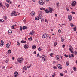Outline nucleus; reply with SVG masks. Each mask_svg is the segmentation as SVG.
Instances as JSON below:
<instances>
[{
    "mask_svg": "<svg viewBox=\"0 0 77 77\" xmlns=\"http://www.w3.org/2000/svg\"><path fill=\"white\" fill-rule=\"evenodd\" d=\"M18 62L19 63H22L23 61V58L22 57L19 58L17 59Z\"/></svg>",
    "mask_w": 77,
    "mask_h": 77,
    "instance_id": "obj_1",
    "label": "nucleus"
},
{
    "mask_svg": "<svg viewBox=\"0 0 77 77\" xmlns=\"http://www.w3.org/2000/svg\"><path fill=\"white\" fill-rule=\"evenodd\" d=\"M76 4H77V2L76 1H74L72 2V3H71V5L72 6H75Z\"/></svg>",
    "mask_w": 77,
    "mask_h": 77,
    "instance_id": "obj_2",
    "label": "nucleus"
},
{
    "mask_svg": "<svg viewBox=\"0 0 77 77\" xmlns=\"http://www.w3.org/2000/svg\"><path fill=\"white\" fill-rule=\"evenodd\" d=\"M13 15H14V16H17V14H16V12H15V11H13L11 14V16H13Z\"/></svg>",
    "mask_w": 77,
    "mask_h": 77,
    "instance_id": "obj_3",
    "label": "nucleus"
},
{
    "mask_svg": "<svg viewBox=\"0 0 77 77\" xmlns=\"http://www.w3.org/2000/svg\"><path fill=\"white\" fill-rule=\"evenodd\" d=\"M47 59V56L42 55V59L44 61H46Z\"/></svg>",
    "mask_w": 77,
    "mask_h": 77,
    "instance_id": "obj_4",
    "label": "nucleus"
},
{
    "mask_svg": "<svg viewBox=\"0 0 77 77\" xmlns=\"http://www.w3.org/2000/svg\"><path fill=\"white\" fill-rule=\"evenodd\" d=\"M38 3L39 5H44V2L42 1V0H39Z\"/></svg>",
    "mask_w": 77,
    "mask_h": 77,
    "instance_id": "obj_5",
    "label": "nucleus"
},
{
    "mask_svg": "<svg viewBox=\"0 0 77 77\" xmlns=\"http://www.w3.org/2000/svg\"><path fill=\"white\" fill-rule=\"evenodd\" d=\"M14 77H18V72H14Z\"/></svg>",
    "mask_w": 77,
    "mask_h": 77,
    "instance_id": "obj_6",
    "label": "nucleus"
},
{
    "mask_svg": "<svg viewBox=\"0 0 77 77\" xmlns=\"http://www.w3.org/2000/svg\"><path fill=\"white\" fill-rule=\"evenodd\" d=\"M30 16H33V17H34L35 15V13L34 11H32L30 13Z\"/></svg>",
    "mask_w": 77,
    "mask_h": 77,
    "instance_id": "obj_7",
    "label": "nucleus"
},
{
    "mask_svg": "<svg viewBox=\"0 0 77 77\" xmlns=\"http://www.w3.org/2000/svg\"><path fill=\"white\" fill-rule=\"evenodd\" d=\"M24 47L26 50H27L29 47V45L27 44H25L24 45Z\"/></svg>",
    "mask_w": 77,
    "mask_h": 77,
    "instance_id": "obj_8",
    "label": "nucleus"
},
{
    "mask_svg": "<svg viewBox=\"0 0 77 77\" xmlns=\"http://www.w3.org/2000/svg\"><path fill=\"white\" fill-rule=\"evenodd\" d=\"M57 67L59 68V69H62V65H61L60 64H58Z\"/></svg>",
    "mask_w": 77,
    "mask_h": 77,
    "instance_id": "obj_9",
    "label": "nucleus"
},
{
    "mask_svg": "<svg viewBox=\"0 0 77 77\" xmlns=\"http://www.w3.org/2000/svg\"><path fill=\"white\" fill-rule=\"evenodd\" d=\"M48 9L49 10V12L50 13H52V12L53 11V8L51 7H49L48 8Z\"/></svg>",
    "mask_w": 77,
    "mask_h": 77,
    "instance_id": "obj_10",
    "label": "nucleus"
},
{
    "mask_svg": "<svg viewBox=\"0 0 77 77\" xmlns=\"http://www.w3.org/2000/svg\"><path fill=\"white\" fill-rule=\"evenodd\" d=\"M4 45V42L3 41V40H1V42L0 43V46L2 47Z\"/></svg>",
    "mask_w": 77,
    "mask_h": 77,
    "instance_id": "obj_11",
    "label": "nucleus"
},
{
    "mask_svg": "<svg viewBox=\"0 0 77 77\" xmlns=\"http://www.w3.org/2000/svg\"><path fill=\"white\" fill-rule=\"evenodd\" d=\"M69 50L72 53H74V52L72 51V50H73V48L72 47L71 48H69Z\"/></svg>",
    "mask_w": 77,
    "mask_h": 77,
    "instance_id": "obj_12",
    "label": "nucleus"
},
{
    "mask_svg": "<svg viewBox=\"0 0 77 77\" xmlns=\"http://www.w3.org/2000/svg\"><path fill=\"white\" fill-rule=\"evenodd\" d=\"M68 18L69 20V21H71V20H72V17H71V16L69 15L68 16Z\"/></svg>",
    "mask_w": 77,
    "mask_h": 77,
    "instance_id": "obj_13",
    "label": "nucleus"
},
{
    "mask_svg": "<svg viewBox=\"0 0 77 77\" xmlns=\"http://www.w3.org/2000/svg\"><path fill=\"white\" fill-rule=\"evenodd\" d=\"M38 17L39 19H41L42 18V14H38Z\"/></svg>",
    "mask_w": 77,
    "mask_h": 77,
    "instance_id": "obj_14",
    "label": "nucleus"
},
{
    "mask_svg": "<svg viewBox=\"0 0 77 77\" xmlns=\"http://www.w3.org/2000/svg\"><path fill=\"white\" fill-rule=\"evenodd\" d=\"M32 48L33 50H35V49H36V46L35 45H33L32 47Z\"/></svg>",
    "mask_w": 77,
    "mask_h": 77,
    "instance_id": "obj_15",
    "label": "nucleus"
},
{
    "mask_svg": "<svg viewBox=\"0 0 77 77\" xmlns=\"http://www.w3.org/2000/svg\"><path fill=\"white\" fill-rule=\"evenodd\" d=\"M35 32L33 31H32L29 33V35H33L34 34Z\"/></svg>",
    "mask_w": 77,
    "mask_h": 77,
    "instance_id": "obj_16",
    "label": "nucleus"
},
{
    "mask_svg": "<svg viewBox=\"0 0 77 77\" xmlns=\"http://www.w3.org/2000/svg\"><path fill=\"white\" fill-rule=\"evenodd\" d=\"M45 13H46L47 14H48L49 13V10H48L47 9L45 10Z\"/></svg>",
    "mask_w": 77,
    "mask_h": 77,
    "instance_id": "obj_17",
    "label": "nucleus"
},
{
    "mask_svg": "<svg viewBox=\"0 0 77 77\" xmlns=\"http://www.w3.org/2000/svg\"><path fill=\"white\" fill-rule=\"evenodd\" d=\"M8 33L9 35H11L12 33V31L11 30H9L8 31Z\"/></svg>",
    "mask_w": 77,
    "mask_h": 77,
    "instance_id": "obj_18",
    "label": "nucleus"
},
{
    "mask_svg": "<svg viewBox=\"0 0 77 77\" xmlns=\"http://www.w3.org/2000/svg\"><path fill=\"white\" fill-rule=\"evenodd\" d=\"M45 34H44L42 35V37L43 38H45L46 37Z\"/></svg>",
    "mask_w": 77,
    "mask_h": 77,
    "instance_id": "obj_19",
    "label": "nucleus"
},
{
    "mask_svg": "<svg viewBox=\"0 0 77 77\" xmlns=\"http://www.w3.org/2000/svg\"><path fill=\"white\" fill-rule=\"evenodd\" d=\"M35 20L37 21H38V20H39V18L38 17H35Z\"/></svg>",
    "mask_w": 77,
    "mask_h": 77,
    "instance_id": "obj_20",
    "label": "nucleus"
},
{
    "mask_svg": "<svg viewBox=\"0 0 77 77\" xmlns=\"http://www.w3.org/2000/svg\"><path fill=\"white\" fill-rule=\"evenodd\" d=\"M9 46H10V45L9 44L7 43L6 44V47L7 48H9Z\"/></svg>",
    "mask_w": 77,
    "mask_h": 77,
    "instance_id": "obj_21",
    "label": "nucleus"
},
{
    "mask_svg": "<svg viewBox=\"0 0 77 77\" xmlns=\"http://www.w3.org/2000/svg\"><path fill=\"white\" fill-rule=\"evenodd\" d=\"M6 2H7V3H10V4L12 3V2L11 1H10V0H7Z\"/></svg>",
    "mask_w": 77,
    "mask_h": 77,
    "instance_id": "obj_22",
    "label": "nucleus"
},
{
    "mask_svg": "<svg viewBox=\"0 0 77 77\" xmlns=\"http://www.w3.org/2000/svg\"><path fill=\"white\" fill-rule=\"evenodd\" d=\"M38 15H42V11H40L38 12Z\"/></svg>",
    "mask_w": 77,
    "mask_h": 77,
    "instance_id": "obj_23",
    "label": "nucleus"
},
{
    "mask_svg": "<svg viewBox=\"0 0 77 77\" xmlns=\"http://www.w3.org/2000/svg\"><path fill=\"white\" fill-rule=\"evenodd\" d=\"M27 29V26H23V30H25V29Z\"/></svg>",
    "mask_w": 77,
    "mask_h": 77,
    "instance_id": "obj_24",
    "label": "nucleus"
},
{
    "mask_svg": "<svg viewBox=\"0 0 77 77\" xmlns=\"http://www.w3.org/2000/svg\"><path fill=\"white\" fill-rule=\"evenodd\" d=\"M17 26V25L16 24H15L14 25H12V26H11V27H12V29H14V27H15V26Z\"/></svg>",
    "mask_w": 77,
    "mask_h": 77,
    "instance_id": "obj_25",
    "label": "nucleus"
},
{
    "mask_svg": "<svg viewBox=\"0 0 77 77\" xmlns=\"http://www.w3.org/2000/svg\"><path fill=\"white\" fill-rule=\"evenodd\" d=\"M57 45V42H55L54 44V47H56V46Z\"/></svg>",
    "mask_w": 77,
    "mask_h": 77,
    "instance_id": "obj_26",
    "label": "nucleus"
},
{
    "mask_svg": "<svg viewBox=\"0 0 77 77\" xmlns=\"http://www.w3.org/2000/svg\"><path fill=\"white\" fill-rule=\"evenodd\" d=\"M74 29V30L75 31H76V30H77V27H76V26H75V27L74 28H73Z\"/></svg>",
    "mask_w": 77,
    "mask_h": 77,
    "instance_id": "obj_27",
    "label": "nucleus"
},
{
    "mask_svg": "<svg viewBox=\"0 0 77 77\" xmlns=\"http://www.w3.org/2000/svg\"><path fill=\"white\" fill-rule=\"evenodd\" d=\"M4 22V20L3 19H0V23H3Z\"/></svg>",
    "mask_w": 77,
    "mask_h": 77,
    "instance_id": "obj_28",
    "label": "nucleus"
},
{
    "mask_svg": "<svg viewBox=\"0 0 77 77\" xmlns=\"http://www.w3.org/2000/svg\"><path fill=\"white\" fill-rule=\"evenodd\" d=\"M33 38L32 37H30V38H29L28 40L29 41H32Z\"/></svg>",
    "mask_w": 77,
    "mask_h": 77,
    "instance_id": "obj_29",
    "label": "nucleus"
},
{
    "mask_svg": "<svg viewBox=\"0 0 77 77\" xmlns=\"http://www.w3.org/2000/svg\"><path fill=\"white\" fill-rule=\"evenodd\" d=\"M56 57L57 58V60H59V55H57L56 56Z\"/></svg>",
    "mask_w": 77,
    "mask_h": 77,
    "instance_id": "obj_30",
    "label": "nucleus"
},
{
    "mask_svg": "<svg viewBox=\"0 0 77 77\" xmlns=\"http://www.w3.org/2000/svg\"><path fill=\"white\" fill-rule=\"evenodd\" d=\"M8 53H9V54H11V50H9L8 51Z\"/></svg>",
    "mask_w": 77,
    "mask_h": 77,
    "instance_id": "obj_31",
    "label": "nucleus"
},
{
    "mask_svg": "<svg viewBox=\"0 0 77 77\" xmlns=\"http://www.w3.org/2000/svg\"><path fill=\"white\" fill-rule=\"evenodd\" d=\"M4 19L5 20H6L7 19V17L6 16H5L3 17Z\"/></svg>",
    "mask_w": 77,
    "mask_h": 77,
    "instance_id": "obj_32",
    "label": "nucleus"
},
{
    "mask_svg": "<svg viewBox=\"0 0 77 77\" xmlns=\"http://www.w3.org/2000/svg\"><path fill=\"white\" fill-rule=\"evenodd\" d=\"M70 26L71 27H74V25L72 23H70Z\"/></svg>",
    "mask_w": 77,
    "mask_h": 77,
    "instance_id": "obj_33",
    "label": "nucleus"
},
{
    "mask_svg": "<svg viewBox=\"0 0 77 77\" xmlns=\"http://www.w3.org/2000/svg\"><path fill=\"white\" fill-rule=\"evenodd\" d=\"M53 68L54 69H57V67L56 66H53Z\"/></svg>",
    "mask_w": 77,
    "mask_h": 77,
    "instance_id": "obj_34",
    "label": "nucleus"
},
{
    "mask_svg": "<svg viewBox=\"0 0 77 77\" xmlns=\"http://www.w3.org/2000/svg\"><path fill=\"white\" fill-rule=\"evenodd\" d=\"M74 52H75V55L76 56V55H77V51H76V50Z\"/></svg>",
    "mask_w": 77,
    "mask_h": 77,
    "instance_id": "obj_35",
    "label": "nucleus"
},
{
    "mask_svg": "<svg viewBox=\"0 0 77 77\" xmlns=\"http://www.w3.org/2000/svg\"><path fill=\"white\" fill-rule=\"evenodd\" d=\"M72 53H72V54H71V56L72 57H74V54H73Z\"/></svg>",
    "mask_w": 77,
    "mask_h": 77,
    "instance_id": "obj_36",
    "label": "nucleus"
},
{
    "mask_svg": "<svg viewBox=\"0 0 77 77\" xmlns=\"http://www.w3.org/2000/svg\"><path fill=\"white\" fill-rule=\"evenodd\" d=\"M57 5V7L58 8H59V3L58 2L56 4Z\"/></svg>",
    "mask_w": 77,
    "mask_h": 77,
    "instance_id": "obj_37",
    "label": "nucleus"
},
{
    "mask_svg": "<svg viewBox=\"0 0 77 77\" xmlns=\"http://www.w3.org/2000/svg\"><path fill=\"white\" fill-rule=\"evenodd\" d=\"M38 50L39 51H41V50H42V49H41V48L39 47V48H38Z\"/></svg>",
    "mask_w": 77,
    "mask_h": 77,
    "instance_id": "obj_38",
    "label": "nucleus"
},
{
    "mask_svg": "<svg viewBox=\"0 0 77 77\" xmlns=\"http://www.w3.org/2000/svg\"><path fill=\"white\" fill-rule=\"evenodd\" d=\"M64 40H63V38H61V41H62V42H63L64 41Z\"/></svg>",
    "mask_w": 77,
    "mask_h": 77,
    "instance_id": "obj_39",
    "label": "nucleus"
},
{
    "mask_svg": "<svg viewBox=\"0 0 77 77\" xmlns=\"http://www.w3.org/2000/svg\"><path fill=\"white\" fill-rule=\"evenodd\" d=\"M66 64L67 66L69 65V63H68V62L67 61L66 63Z\"/></svg>",
    "mask_w": 77,
    "mask_h": 77,
    "instance_id": "obj_40",
    "label": "nucleus"
},
{
    "mask_svg": "<svg viewBox=\"0 0 77 77\" xmlns=\"http://www.w3.org/2000/svg\"><path fill=\"white\" fill-rule=\"evenodd\" d=\"M73 70L75 71H76L77 69L75 67H73Z\"/></svg>",
    "mask_w": 77,
    "mask_h": 77,
    "instance_id": "obj_41",
    "label": "nucleus"
},
{
    "mask_svg": "<svg viewBox=\"0 0 77 77\" xmlns=\"http://www.w3.org/2000/svg\"><path fill=\"white\" fill-rule=\"evenodd\" d=\"M5 61L6 63H7L8 62V59H6V60H5Z\"/></svg>",
    "mask_w": 77,
    "mask_h": 77,
    "instance_id": "obj_42",
    "label": "nucleus"
},
{
    "mask_svg": "<svg viewBox=\"0 0 77 77\" xmlns=\"http://www.w3.org/2000/svg\"><path fill=\"white\" fill-rule=\"evenodd\" d=\"M44 2H49V0H43Z\"/></svg>",
    "mask_w": 77,
    "mask_h": 77,
    "instance_id": "obj_43",
    "label": "nucleus"
},
{
    "mask_svg": "<svg viewBox=\"0 0 77 77\" xmlns=\"http://www.w3.org/2000/svg\"><path fill=\"white\" fill-rule=\"evenodd\" d=\"M50 56H51V57H52V56H53V54L52 53H51L50 54Z\"/></svg>",
    "mask_w": 77,
    "mask_h": 77,
    "instance_id": "obj_44",
    "label": "nucleus"
},
{
    "mask_svg": "<svg viewBox=\"0 0 77 77\" xmlns=\"http://www.w3.org/2000/svg\"><path fill=\"white\" fill-rule=\"evenodd\" d=\"M6 6L7 8H8V7L9 6V4H7L6 5Z\"/></svg>",
    "mask_w": 77,
    "mask_h": 77,
    "instance_id": "obj_45",
    "label": "nucleus"
},
{
    "mask_svg": "<svg viewBox=\"0 0 77 77\" xmlns=\"http://www.w3.org/2000/svg\"><path fill=\"white\" fill-rule=\"evenodd\" d=\"M20 30L21 31L22 30H23V27L22 28V27L20 26Z\"/></svg>",
    "mask_w": 77,
    "mask_h": 77,
    "instance_id": "obj_46",
    "label": "nucleus"
},
{
    "mask_svg": "<svg viewBox=\"0 0 77 77\" xmlns=\"http://www.w3.org/2000/svg\"><path fill=\"white\" fill-rule=\"evenodd\" d=\"M2 2H0V7H1L2 6Z\"/></svg>",
    "mask_w": 77,
    "mask_h": 77,
    "instance_id": "obj_47",
    "label": "nucleus"
},
{
    "mask_svg": "<svg viewBox=\"0 0 77 77\" xmlns=\"http://www.w3.org/2000/svg\"><path fill=\"white\" fill-rule=\"evenodd\" d=\"M45 34V36H46V38H48V35L47 34H47Z\"/></svg>",
    "mask_w": 77,
    "mask_h": 77,
    "instance_id": "obj_48",
    "label": "nucleus"
},
{
    "mask_svg": "<svg viewBox=\"0 0 77 77\" xmlns=\"http://www.w3.org/2000/svg\"><path fill=\"white\" fill-rule=\"evenodd\" d=\"M17 45L19 46L20 45V43L18 42H17Z\"/></svg>",
    "mask_w": 77,
    "mask_h": 77,
    "instance_id": "obj_49",
    "label": "nucleus"
},
{
    "mask_svg": "<svg viewBox=\"0 0 77 77\" xmlns=\"http://www.w3.org/2000/svg\"><path fill=\"white\" fill-rule=\"evenodd\" d=\"M58 32L59 33H60V32H61V30H60L59 29L58 31Z\"/></svg>",
    "mask_w": 77,
    "mask_h": 77,
    "instance_id": "obj_50",
    "label": "nucleus"
},
{
    "mask_svg": "<svg viewBox=\"0 0 77 77\" xmlns=\"http://www.w3.org/2000/svg\"><path fill=\"white\" fill-rule=\"evenodd\" d=\"M54 76H55V74L53 73V74H52V77H54Z\"/></svg>",
    "mask_w": 77,
    "mask_h": 77,
    "instance_id": "obj_51",
    "label": "nucleus"
},
{
    "mask_svg": "<svg viewBox=\"0 0 77 77\" xmlns=\"http://www.w3.org/2000/svg\"><path fill=\"white\" fill-rule=\"evenodd\" d=\"M71 13H72V14H75V12H74L73 11H72L71 12Z\"/></svg>",
    "mask_w": 77,
    "mask_h": 77,
    "instance_id": "obj_52",
    "label": "nucleus"
},
{
    "mask_svg": "<svg viewBox=\"0 0 77 77\" xmlns=\"http://www.w3.org/2000/svg\"><path fill=\"white\" fill-rule=\"evenodd\" d=\"M60 76H61V77H62L63 76V74H62V73H60Z\"/></svg>",
    "mask_w": 77,
    "mask_h": 77,
    "instance_id": "obj_53",
    "label": "nucleus"
},
{
    "mask_svg": "<svg viewBox=\"0 0 77 77\" xmlns=\"http://www.w3.org/2000/svg\"><path fill=\"white\" fill-rule=\"evenodd\" d=\"M32 65L30 64V66H27V68H30L31 67Z\"/></svg>",
    "mask_w": 77,
    "mask_h": 77,
    "instance_id": "obj_54",
    "label": "nucleus"
},
{
    "mask_svg": "<svg viewBox=\"0 0 77 77\" xmlns=\"http://www.w3.org/2000/svg\"><path fill=\"white\" fill-rule=\"evenodd\" d=\"M71 54H69V58H71Z\"/></svg>",
    "mask_w": 77,
    "mask_h": 77,
    "instance_id": "obj_55",
    "label": "nucleus"
},
{
    "mask_svg": "<svg viewBox=\"0 0 77 77\" xmlns=\"http://www.w3.org/2000/svg\"><path fill=\"white\" fill-rule=\"evenodd\" d=\"M42 10H43V11H45V8H43V7H42Z\"/></svg>",
    "mask_w": 77,
    "mask_h": 77,
    "instance_id": "obj_56",
    "label": "nucleus"
},
{
    "mask_svg": "<svg viewBox=\"0 0 77 77\" xmlns=\"http://www.w3.org/2000/svg\"><path fill=\"white\" fill-rule=\"evenodd\" d=\"M64 56L65 57H68V55H67L66 54H65L64 55Z\"/></svg>",
    "mask_w": 77,
    "mask_h": 77,
    "instance_id": "obj_57",
    "label": "nucleus"
},
{
    "mask_svg": "<svg viewBox=\"0 0 77 77\" xmlns=\"http://www.w3.org/2000/svg\"><path fill=\"white\" fill-rule=\"evenodd\" d=\"M41 22L42 23V22H44V19H42L41 20Z\"/></svg>",
    "mask_w": 77,
    "mask_h": 77,
    "instance_id": "obj_58",
    "label": "nucleus"
},
{
    "mask_svg": "<svg viewBox=\"0 0 77 77\" xmlns=\"http://www.w3.org/2000/svg\"><path fill=\"white\" fill-rule=\"evenodd\" d=\"M39 53H38L37 54V57H39Z\"/></svg>",
    "mask_w": 77,
    "mask_h": 77,
    "instance_id": "obj_59",
    "label": "nucleus"
},
{
    "mask_svg": "<svg viewBox=\"0 0 77 77\" xmlns=\"http://www.w3.org/2000/svg\"><path fill=\"white\" fill-rule=\"evenodd\" d=\"M2 9H4V10L6 9V8H5V7H2Z\"/></svg>",
    "mask_w": 77,
    "mask_h": 77,
    "instance_id": "obj_60",
    "label": "nucleus"
},
{
    "mask_svg": "<svg viewBox=\"0 0 77 77\" xmlns=\"http://www.w3.org/2000/svg\"><path fill=\"white\" fill-rule=\"evenodd\" d=\"M23 68H24V70H27V68H26V67H24Z\"/></svg>",
    "mask_w": 77,
    "mask_h": 77,
    "instance_id": "obj_61",
    "label": "nucleus"
},
{
    "mask_svg": "<svg viewBox=\"0 0 77 77\" xmlns=\"http://www.w3.org/2000/svg\"><path fill=\"white\" fill-rule=\"evenodd\" d=\"M45 22H47V20L46 19H45Z\"/></svg>",
    "mask_w": 77,
    "mask_h": 77,
    "instance_id": "obj_62",
    "label": "nucleus"
},
{
    "mask_svg": "<svg viewBox=\"0 0 77 77\" xmlns=\"http://www.w3.org/2000/svg\"><path fill=\"white\" fill-rule=\"evenodd\" d=\"M65 45H62V47L63 48H64V47H65Z\"/></svg>",
    "mask_w": 77,
    "mask_h": 77,
    "instance_id": "obj_63",
    "label": "nucleus"
},
{
    "mask_svg": "<svg viewBox=\"0 0 77 77\" xmlns=\"http://www.w3.org/2000/svg\"><path fill=\"white\" fill-rule=\"evenodd\" d=\"M5 68V66H4L2 68V69H4Z\"/></svg>",
    "mask_w": 77,
    "mask_h": 77,
    "instance_id": "obj_64",
    "label": "nucleus"
}]
</instances>
